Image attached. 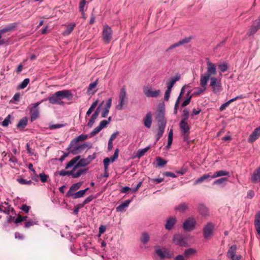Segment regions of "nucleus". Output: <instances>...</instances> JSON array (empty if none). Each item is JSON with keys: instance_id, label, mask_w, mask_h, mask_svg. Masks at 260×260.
Masks as SVG:
<instances>
[{"instance_id": "obj_1", "label": "nucleus", "mask_w": 260, "mask_h": 260, "mask_svg": "<svg viewBox=\"0 0 260 260\" xmlns=\"http://www.w3.org/2000/svg\"><path fill=\"white\" fill-rule=\"evenodd\" d=\"M216 64L211 62L208 59L207 60V71L201 76H206L208 74L209 76L210 86L212 87V91L214 93H217L221 90L220 79L215 77L217 73Z\"/></svg>"}, {"instance_id": "obj_2", "label": "nucleus", "mask_w": 260, "mask_h": 260, "mask_svg": "<svg viewBox=\"0 0 260 260\" xmlns=\"http://www.w3.org/2000/svg\"><path fill=\"white\" fill-rule=\"evenodd\" d=\"M73 97L71 91L69 90H63L56 91L50 95L48 100L49 102L53 105H63L64 102L62 101L63 99L71 100Z\"/></svg>"}, {"instance_id": "obj_3", "label": "nucleus", "mask_w": 260, "mask_h": 260, "mask_svg": "<svg viewBox=\"0 0 260 260\" xmlns=\"http://www.w3.org/2000/svg\"><path fill=\"white\" fill-rule=\"evenodd\" d=\"M89 164V161L85 158L80 159V156L78 155L72 159L66 165V169H68L74 167V170L81 167H84Z\"/></svg>"}, {"instance_id": "obj_4", "label": "nucleus", "mask_w": 260, "mask_h": 260, "mask_svg": "<svg viewBox=\"0 0 260 260\" xmlns=\"http://www.w3.org/2000/svg\"><path fill=\"white\" fill-rule=\"evenodd\" d=\"M205 75L206 76H201L200 84L201 87L194 88L196 91L193 92L192 95L196 96L199 95L204 93L206 90L207 83L209 81V76L208 74H206Z\"/></svg>"}, {"instance_id": "obj_5", "label": "nucleus", "mask_w": 260, "mask_h": 260, "mask_svg": "<svg viewBox=\"0 0 260 260\" xmlns=\"http://www.w3.org/2000/svg\"><path fill=\"white\" fill-rule=\"evenodd\" d=\"M181 133L182 135L183 140L188 141L189 134L190 126L186 121V118L182 119L179 123Z\"/></svg>"}, {"instance_id": "obj_6", "label": "nucleus", "mask_w": 260, "mask_h": 260, "mask_svg": "<svg viewBox=\"0 0 260 260\" xmlns=\"http://www.w3.org/2000/svg\"><path fill=\"white\" fill-rule=\"evenodd\" d=\"M128 103V98L126 96V92L124 88H122L120 90L119 95L118 104L116 106V109L119 110L123 109V106L127 105Z\"/></svg>"}, {"instance_id": "obj_7", "label": "nucleus", "mask_w": 260, "mask_h": 260, "mask_svg": "<svg viewBox=\"0 0 260 260\" xmlns=\"http://www.w3.org/2000/svg\"><path fill=\"white\" fill-rule=\"evenodd\" d=\"M196 223V219L192 217H190L185 220L183 223L182 228L186 231H191L194 229Z\"/></svg>"}, {"instance_id": "obj_8", "label": "nucleus", "mask_w": 260, "mask_h": 260, "mask_svg": "<svg viewBox=\"0 0 260 260\" xmlns=\"http://www.w3.org/2000/svg\"><path fill=\"white\" fill-rule=\"evenodd\" d=\"M86 145L85 144L79 145L76 143L75 145H72V141L71 142L67 150L70 151V152L73 154H77L81 153L85 148Z\"/></svg>"}, {"instance_id": "obj_9", "label": "nucleus", "mask_w": 260, "mask_h": 260, "mask_svg": "<svg viewBox=\"0 0 260 260\" xmlns=\"http://www.w3.org/2000/svg\"><path fill=\"white\" fill-rule=\"evenodd\" d=\"M143 92L148 98H156L159 95L160 90H155L152 89L151 87L146 86L144 87Z\"/></svg>"}, {"instance_id": "obj_10", "label": "nucleus", "mask_w": 260, "mask_h": 260, "mask_svg": "<svg viewBox=\"0 0 260 260\" xmlns=\"http://www.w3.org/2000/svg\"><path fill=\"white\" fill-rule=\"evenodd\" d=\"M173 243L179 246L185 247L187 246V243L185 237L181 235H175L173 239Z\"/></svg>"}, {"instance_id": "obj_11", "label": "nucleus", "mask_w": 260, "mask_h": 260, "mask_svg": "<svg viewBox=\"0 0 260 260\" xmlns=\"http://www.w3.org/2000/svg\"><path fill=\"white\" fill-rule=\"evenodd\" d=\"M214 228V225L212 222H208L204 225L203 235L205 238L208 239L211 237Z\"/></svg>"}, {"instance_id": "obj_12", "label": "nucleus", "mask_w": 260, "mask_h": 260, "mask_svg": "<svg viewBox=\"0 0 260 260\" xmlns=\"http://www.w3.org/2000/svg\"><path fill=\"white\" fill-rule=\"evenodd\" d=\"M155 253L161 258H171L173 255V253L167 249L157 248Z\"/></svg>"}, {"instance_id": "obj_13", "label": "nucleus", "mask_w": 260, "mask_h": 260, "mask_svg": "<svg viewBox=\"0 0 260 260\" xmlns=\"http://www.w3.org/2000/svg\"><path fill=\"white\" fill-rule=\"evenodd\" d=\"M112 30L108 25L104 27L103 31V40L106 43H109L112 38Z\"/></svg>"}, {"instance_id": "obj_14", "label": "nucleus", "mask_w": 260, "mask_h": 260, "mask_svg": "<svg viewBox=\"0 0 260 260\" xmlns=\"http://www.w3.org/2000/svg\"><path fill=\"white\" fill-rule=\"evenodd\" d=\"M176 222L177 218L176 216H170L168 217L165 225V229L169 231L172 230Z\"/></svg>"}, {"instance_id": "obj_15", "label": "nucleus", "mask_w": 260, "mask_h": 260, "mask_svg": "<svg viewBox=\"0 0 260 260\" xmlns=\"http://www.w3.org/2000/svg\"><path fill=\"white\" fill-rule=\"evenodd\" d=\"M237 247L236 245H232L228 250L227 255L232 260H239L241 258V256L238 255H235Z\"/></svg>"}, {"instance_id": "obj_16", "label": "nucleus", "mask_w": 260, "mask_h": 260, "mask_svg": "<svg viewBox=\"0 0 260 260\" xmlns=\"http://www.w3.org/2000/svg\"><path fill=\"white\" fill-rule=\"evenodd\" d=\"M0 209V212H3L8 215L10 214L11 212H14V209L12 207H11L9 205L8 203L6 202L1 203Z\"/></svg>"}, {"instance_id": "obj_17", "label": "nucleus", "mask_w": 260, "mask_h": 260, "mask_svg": "<svg viewBox=\"0 0 260 260\" xmlns=\"http://www.w3.org/2000/svg\"><path fill=\"white\" fill-rule=\"evenodd\" d=\"M190 41L189 38H185L182 40L179 41V42L174 43V44L171 45L168 48H167L166 50V52H170L172 49H174L176 47H178L181 45H182L184 44L187 43Z\"/></svg>"}, {"instance_id": "obj_18", "label": "nucleus", "mask_w": 260, "mask_h": 260, "mask_svg": "<svg viewBox=\"0 0 260 260\" xmlns=\"http://www.w3.org/2000/svg\"><path fill=\"white\" fill-rule=\"evenodd\" d=\"M260 136V127H257L254 129L253 133L249 136L248 142L253 143L257 140Z\"/></svg>"}, {"instance_id": "obj_19", "label": "nucleus", "mask_w": 260, "mask_h": 260, "mask_svg": "<svg viewBox=\"0 0 260 260\" xmlns=\"http://www.w3.org/2000/svg\"><path fill=\"white\" fill-rule=\"evenodd\" d=\"M131 202V200H127L124 201L123 203L121 204L120 205L117 206L116 208V210L117 212H123L125 211V209L127 208L130 203Z\"/></svg>"}, {"instance_id": "obj_20", "label": "nucleus", "mask_w": 260, "mask_h": 260, "mask_svg": "<svg viewBox=\"0 0 260 260\" xmlns=\"http://www.w3.org/2000/svg\"><path fill=\"white\" fill-rule=\"evenodd\" d=\"M150 240V236L149 234L147 233H143L140 237L141 241V247L143 248L144 247V245L146 244Z\"/></svg>"}, {"instance_id": "obj_21", "label": "nucleus", "mask_w": 260, "mask_h": 260, "mask_svg": "<svg viewBox=\"0 0 260 260\" xmlns=\"http://www.w3.org/2000/svg\"><path fill=\"white\" fill-rule=\"evenodd\" d=\"M144 125L148 128H150L152 124V116L150 112L146 114L143 119Z\"/></svg>"}, {"instance_id": "obj_22", "label": "nucleus", "mask_w": 260, "mask_h": 260, "mask_svg": "<svg viewBox=\"0 0 260 260\" xmlns=\"http://www.w3.org/2000/svg\"><path fill=\"white\" fill-rule=\"evenodd\" d=\"M187 204L185 203H182L178 205L177 206H175L174 208V210L176 213H183L187 209Z\"/></svg>"}, {"instance_id": "obj_23", "label": "nucleus", "mask_w": 260, "mask_h": 260, "mask_svg": "<svg viewBox=\"0 0 260 260\" xmlns=\"http://www.w3.org/2000/svg\"><path fill=\"white\" fill-rule=\"evenodd\" d=\"M251 181L254 183L260 182V167L253 172L251 176Z\"/></svg>"}, {"instance_id": "obj_24", "label": "nucleus", "mask_w": 260, "mask_h": 260, "mask_svg": "<svg viewBox=\"0 0 260 260\" xmlns=\"http://www.w3.org/2000/svg\"><path fill=\"white\" fill-rule=\"evenodd\" d=\"M197 253V250L192 248H189L188 249H186L183 253V255L186 258V259L189 258L192 256L194 255Z\"/></svg>"}, {"instance_id": "obj_25", "label": "nucleus", "mask_w": 260, "mask_h": 260, "mask_svg": "<svg viewBox=\"0 0 260 260\" xmlns=\"http://www.w3.org/2000/svg\"><path fill=\"white\" fill-rule=\"evenodd\" d=\"M165 113L162 110H160L158 112L156 119L159 124H162L164 122L166 124V120L165 119Z\"/></svg>"}, {"instance_id": "obj_26", "label": "nucleus", "mask_w": 260, "mask_h": 260, "mask_svg": "<svg viewBox=\"0 0 260 260\" xmlns=\"http://www.w3.org/2000/svg\"><path fill=\"white\" fill-rule=\"evenodd\" d=\"M81 186V183L78 182L72 185L67 193L68 197H70L73 194L75 191L78 190Z\"/></svg>"}, {"instance_id": "obj_27", "label": "nucleus", "mask_w": 260, "mask_h": 260, "mask_svg": "<svg viewBox=\"0 0 260 260\" xmlns=\"http://www.w3.org/2000/svg\"><path fill=\"white\" fill-rule=\"evenodd\" d=\"M76 26V24L75 23H71L69 24L65 29V30L62 32V35L64 36H67L69 35L71 32L73 30L74 27Z\"/></svg>"}, {"instance_id": "obj_28", "label": "nucleus", "mask_w": 260, "mask_h": 260, "mask_svg": "<svg viewBox=\"0 0 260 260\" xmlns=\"http://www.w3.org/2000/svg\"><path fill=\"white\" fill-rule=\"evenodd\" d=\"M16 27V24L15 23L10 24L9 25L0 29V35L2 36V34L14 30Z\"/></svg>"}, {"instance_id": "obj_29", "label": "nucleus", "mask_w": 260, "mask_h": 260, "mask_svg": "<svg viewBox=\"0 0 260 260\" xmlns=\"http://www.w3.org/2000/svg\"><path fill=\"white\" fill-rule=\"evenodd\" d=\"M166 124L164 122L162 124H158V132L156 135L157 141L163 135Z\"/></svg>"}, {"instance_id": "obj_30", "label": "nucleus", "mask_w": 260, "mask_h": 260, "mask_svg": "<svg viewBox=\"0 0 260 260\" xmlns=\"http://www.w3.org/2000/svg\"><path fill=\"white\" fill-rule=\"evenodd\" d=\"M87 171V169L84 168H78L76 171H73V178H76L79 177Z\"/></svg>"}, {"instance_id": "obj_31", "label": "nucleus", "mask_w": 260, "mask_h": 260, "mask_svg": "<svg viewBox=\"0 0 260 260\" xmlns=\"http://www.w3.org/2000/svg\"><path fill=\"white\" fill-rule=\"evenodd\" d=\"M179 79V77L177 76L170 79V81L167 83V87L168 90H172V88L175 83Z\"/></svg>"}, {"instance_id": "obj_32", "label": "nucleus", "mask_w": 260, "mask_h": 260, "mask_svg": "<svg viewBox=\"0 0 260 260\" xmlns=\"http://www.w3.org/2000/svg\"><path fill=\"white\" fill-rule=\"evenodd\" d=\"M28 121V119L26 117H23L18 122L17 127L19 129H23L27 125Z\"/></svg>"}, {"instance_id": "obj_33", "label": "nucleus", "mask_w": 260, "mask_h": 260, "mask_svg": "<svg viewBox=\"0 0 260 260\" xmlns=\"http://www.w3.org/2000/svg\"><path fill=\"white\" fill-rule=\"evenodd\" d=\"M87 135L82 134L72 140V145H75L76 143H78L79 142L83 141L87 139Z\"/></svg>"}, {"instance_id": "obj_34", "label": "nucleus", "mask_w": 260, "mask_h": 260, "mask_svg": "<svg viewBox=\"0 0 260 260\" xmlns=\"http://www.w3.org/2000/svg\"><path fill=\"white\" fill-rule=\"evenodd\" d=\"M150 147L147 146L143 149H139L136 154V157L140 158L142 157L150 149Z\"/></svg>"}, {"instance_id": "obj_35", "label": "nucleus", "mask_w": 260, "mask_h": 260, "mask_svg": "<svg viewBox=\"0 0 260 260\" xmlns=\"http://www.w3.org/2000/svg\"><path fill=\"white\" fill-rule=\"evenodd\" d=\"M88 189H89V188H87L85 189L81 190L76 193H74L73 194H72V195L71 197H72L73 199H78V198H81L85 194L86 192Z\"/></svg>"}, {"instance_id": "obj_36", "label": "nucleus", "mask_w": 260, "mask_h": 260, "mask_svg": "<svg viewBox=\"0 0 260 260\" xmlns=\"http://www.w3.org/2000/svg\"><path fill=\"white\" fill-rule=\"evenodd\" d=\"M199 210L200 213L204 217H206L209 215L208 209L207 207L203 205H201L199 207Z\"/></svg>"}, {"instance_id": "obj_37", "label": "nucleus", "mask_w": 260, "mask_h": 260, "mask_svg": "<svg viewBox=\"0 0 260 260\" xmlns=\"http://www.w3.org/2000/svg\"><path fill=\"white\" fill-rule=\"evenodd\" d=\"M30 113H31L30 120L31 121L35 120L39 117V109H31L30 110Z\"/></svg>"}, {"instance_id": "obj_38", "label": "nucleus", "mask_w": 260, "mask_h": 260, "mask_svg": "<svg viewBox=\"0 0 260 260\" xmlns=\"http://www.w3.org/2000/svg\"><path fill=\"white\" fill-rule=\"evenodd\" d=\"M229 174V173L227 171L223 170H220L217 172H215L212 176H211V178H215L218 177L227 176Z\"/></svg>"}, {"instance_id": "obj_39", "label": "nucleus", "mask_w": 260, "mask_h": 260, "mask_svg": "<svg viewBox=\"0 0 260 260\" xmlns=\"http://www.w3.org/2000/svg\"><path fill=\"white\" fill-rule=\"evenodd\" d=\"M173 129H171L170 131L168 136V144L166 146L167 149H169L171 147L173 141Z\"/></svg>"}, {"instance_id": "obj_40", "label": "nucleus", "mask_w": 260, "mask_h": 260, "mask_svg": "<svg viewBox=\"0 0 260 260\" xmlns=\"http://www.w3.org/2000/svg\"><path fill=\"white\" fill-rule=\"evenodd\" d=\"M74 171L76 170H74V168L73 167V169L71 171H66L64 170H61L58 172V174L61 176L72 175L73 177V173Z\"/></svg>"}, {"instance_id": "obj_41", "label": "nucleus", "mask_w": 260, "mask_h": 260, "mask_svg": "<svg viewBox=\"0 0 260 260\" xmlns=\"http://www.w3.org/2000/svg\"><path fill=\"white\" fill-rule=\"evenodd\" d=\"M211 176L208 174H205L203 176L201 177L200 178L197 179L194 182V184H198L203 182L204 180L208 178H211Z\"/></svg>"}, {"instance_id": "obj_42", "label": "nucleus", "mask_w": 260, "mask_h": 260, "mask_svg": "<svg viewBox=\"0 0 260 260\" xmlns=\"http://www.w3.org/2000/svg\"><path fill=\"white\" fill-rule=\"evenodd\" d=\"M98 102V100H96L92 104V105H91V106L90 107V108L86 112V116H89L91 114V113L93 111V109L97 106Z\"/></svg>"}, {"instance_id": "obj_43", "label": "nucleus", "mask_w": 260, "mask_h": 260, "mask_svg": "<svg viewBox=\"0 0 260 260\" xmlns=\"http://www.w3.org/2000/svg\"><path fill=\"white\" fill-rule=\"evenodd\" d=\"M258 29V28L257 26L254 24L248 30V31L247 32V35L248 36H251L253 34H254Z\"/></svg>"}, {"instance_id": "obj_44", "label": "nucleus", "mask_w": 260, "mask_h": 260, "mask_svg": "<svg viewBox=\"0 0 260 260\" xmlns=\"http://www.w3.org/2000/svg\"><path fill=\"white\" fill-rule=\"evenodd\" d=\"M29 82V79L28 78L25 79L18 86V88L22 89L25 88Z\"/></svg>"}, {"instance_id": "obj_45", "label": "nucleus", "mask_w": 260, "mask_h": 260, "mask_svg": "<svg viewBox=\"0 0 260 260\" xmlns=\"http://www.w3.org/2000/svg\"><path fill=\"white\" fill-rule=\"evenodd\" d=\"M38 221L36 219L29 220L26 222L25 224V228H28L31 226L37 224Z\"/></svg>"}, {"instance_id": "obj_46", "label": "nucleus", "mask_w": 260, "mask_h": 260, "mask_svg": "<svg viewBox=\"0 0 260 260\" xmlns=\"http://www.w3.org/2000/svg\"><path fill=\"white\" fill-rule=\"evenodd\" d=\"M17 181L21 184L24 185H30L32 183L31 180H27L23 178H19L17 179Z\"/></svg>"}, {"instance_id": "obj_47", "label": "nucleus", "mask_w": 260, "mask_h": 260, "mask_svg": "<svg viewBox=\"0 0 260 260\" xmlns=\"http://www.w3.org/2000/svg\"><path fill=\"white\" fill-rule=\"evenodd\" d=\"M97 117H98L96 116L95 114L92 115L87 124L89 127H91L92 126Z\"/></svg>"}, {"instance_id": "obj_48", "label": "nucleus", "mask_w": 260, "mask_h": 260, "mask_svg": "<svg viewBox=\"0 0 260 260\" xmlns=\"http://www.w3.org/2000/svg\"><path fill=\"white\" fill-rule=\"evenodd\" d=\"M39 176V177L40 178L41 181L43 183H45V182H47L48 179L49 178V176L47 175H46V174H45L44 173H41V174H40Z\"/></svg>"}, {"instance_id": "obj_49", "label": "nucleus", "mask_w": 260, "mask_h": 260, "mask_svg": "<svg viewBox=\"0 0 260 260\" xmlns=\"http://www.w3.org/2000/svg\"><path fill=\"white\" fill-rule=\"evenodd\" d=\"M64 126V124H49V128L50 129H54L57 128H59L62 127Z\"/></svg>"}, {"instance_id": "obj_50", "label": "nucleus", "mask_w": 260, "mask_h": 260, "mask_svg": "<svg viewBox=\"0 0 260 260\" xmlns=\"http://www.w3.org/2000/svg\"><path fill=\"white\" fill-rule=\"evenodd\" d=\"M156 161L157 162L158 165L161 167L165 166L167 162L166 160L163 159L160 157H158L156 158Z\"/></svg>"}, {"instance_id": "obj_51", "label": "nucleus", "mask_w": 260, "mask_h": 260, "mask_svg": "<svg viewBox=\"0 0 260 260\" xmlns=\"http://www.w3.org/2000/svg\"><path fill=\"white\" fill-rule=\"evenodd\" d=\"M103 162H104L105 171H108V166L110 162V158H109V157H106V158H105L104 159Z\"/></svg>"}, {"instance_id": "obj_52", "label": "nucleus", "mask_w": 260, "mask_h": 260, "mask_svg": "<svg viewBox=\"0 0 260 260\" xmlns=\"http://www.w3.org/2000/svg\"><path fill=\"white\" fill-rule=\"evenodd\" d=\"M98 84V81H95L92 83H91L89 85V86H88V90H87V92L88 93H90L93 89H94V88H95V87Z\"/></svg>"}, {"instance_id": "obj_53", "label": "nucleus", "mask_w": 260, "mask_h": 260, "mask_svg": "<svg viewBox=\"0 0 260 260\" xmlns=\"http://www.w3.org/2000/svg\"><path fill=\"white\" fill-rule=\"evenodd\" d=\"M228 181L226 178H222L215 180L213 182V184H221L225 183Z\"/></svg>"}, {"instance_id": "obj_54", "label": "nucleus", "mask_w": 260, "mask_h": 260, "mask_svg": "<svg viewBox=\"0 0 260 260\" xmlns=\"http://www.w3.org/2000/svg\"><path fill=\"white\" fill-rule=\"evenodd\" d=\"M11 118V115H9L8 116H7L4 120L2 122V126L4 127H6L9 125L10 120Z\"/></svg>"}, {"instance_id": "obj_55", "label": "nucleus", "mask_w": 260, "mask_h": 260, "mask_svg": "<svg viewBox=\"0 0 260 260\" xmlns=\"http://www.w3.org/2000/svg\"><path fill=\"white\" fill-rule=\"evenodd\" d=\"M228 66L225 63H222L218 65V69L221 72H224L228 70Z\"/></svg>"}, {"instance_id": "obj_56", "label": "nucleus", "mask_w": 260, "mask_h": 260, "mask_svg": "<svg viewBox=\"0 0 260 260\" xmlns=\"http://www.w3.org/2000/svg\"><path fill=\"white\" fill-rule=\"evenodd\" d=\"M118 152H119L118 149H116L114 152V153L113 156L111 157V158H110V162H114L118 158Z\"/></svg>"}, {"instance_id": "obj_57", "label": "nucleus", "mask_w": 260, "mask_h": 260, "mask_svg": "<svg viewBox=\"0 0 260 260\" xmlns=\"http://www.w3.org/2000/svg\"><path fill=\"white\" fill-rule=\"evenodd\" d=\"M27 219V216L22 217L20 215H19L18 217L15 219V222L17 223L22 221L26 220Z\"/></svg>"}, {"instance_id": "obj_58", "label": "nucleus", "mask_w": 260, "mask_h": 260, "mask_svg": "<svg viewBox=\"0 0 260 260\" xmlns=\"http://www.w3.org/2000/svg\"><path fill=\"white\" fill-rule=\"evenodd\" d=\"M254 224H260V212H257L255 216Z\"/></svg>"}, {"instance_id": "obj_59", "label": "nucleus", "mask_w": 260, "mask_h": 260, "mask_svg": "<svg viewBox=\"0 0 260 260\" xmlns=\"http://www.w3.org/2000/svg\"><path fill=\"white\" fill-rule=\"evenodd\" d=\"M109 123V121H107L106 120H103L101 121V122H100V123L99 126L102 129H103L104 127H105Z\"/></svg>"}, {"instance_id": "obj_60", "label": "nucleus", "mask_w": 260, "mask_h": 260, "mask_svg": "<svg viewBox=\"0 0 260 260\" xmlns=\"http://www.w3.org/2000/svg\"><path fill=\"white\" fill-rule=\"evenodd\" d=\"M162 175L166 177H171L172 178H176L177 177L174 173L170 172H165L163 173Z\"/></svg>"}, {"instance_id": "obj_61", "label": "nucleus", "mask_w": 260, "mask_h": 260, "mask_svg": "<svg viewBox=\"0 0 260 260\" xmlns=\"http://www.w3.org/2000/svg\"><path fill=\"white\" fill-rule=\"evenodd\" d=\"M102 129L99 126H98L91 132V135L94 136L99 133Z\"/></svg>"}, {"instance_id": "obj_62", "label": "nucleus", "mask_w": 260, "mask_h": 260, "mask_svg": "<svg viewBox=\"0 0 260 260\" xmlns=\"http://www.w3.org/2000/svg\"><path fill=\"white\" fill-rule=\"evenodd\" d=\"M86 1L85 0H82V1L80 3L79 5V10L82 12L83 13L84 12V7L85 5Z\"/></svg>"}, {"instance_id": "obj_63", "label": "nucleus", "mask_w": 260, "mask_h": 260, "mask_svg": "<svg viewBox=\"0 0 260 260\" xmlns=\"http://www.w3.org/2000/svg\"><path fill=\"white\" fill-rule=\"evenodd\" d=\"M171 92V90L167 89L165 93V96H164V100L165 101H168L170 98V93Z\"/></svg>"}, {"instance_id": "obj_64", "label": "nucleus", "mask_w": 260, "mask_h": 260, "mask_svg": "<svg viewBox=\"0 0 260 260\" xmlns=\"http://www.w3.org/2000/svg\"><path fill=\"white\" fill-rule=\"evenodd\" d=\"M174 260H186V259L183 255L179 254L175 257Z\"/></svg>"}]
</instances>
